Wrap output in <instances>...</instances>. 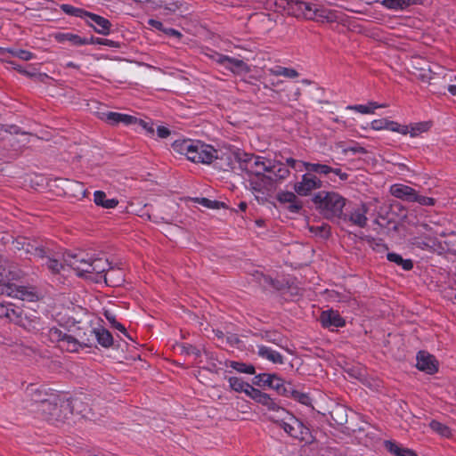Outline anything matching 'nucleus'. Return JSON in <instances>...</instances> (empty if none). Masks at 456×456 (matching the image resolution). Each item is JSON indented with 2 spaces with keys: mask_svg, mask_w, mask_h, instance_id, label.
<instances>
[{
  "mask_svg": "<svg viewBox=\"0 0 456 456\" xmlns=\"http://www.w3.org/2000/svg\"><path fill=\"white\" fill-rule=\"evenodd\" d=\"M412 246L428 251H456V232L447 231L439 224L430 222L417 226V235L411 240Z\"/></svg>",
  "mask_w": 456,
  "mask_h": 456,
  "instance_id": "f257e3e1",
  "label": "nucleus"
},
{
  "mask_svg": "<svg viewBox=\"0 0 456 456\" xmlns=\"http://www.w3.org/2000/svg\"><path fill=\"white\" fill-rule=\"evenodd\" d=\"M65 264L72 268L79 277L100 282L108 283L109 278L114 271L110 270V265L105 258H93L85 253L67 254L64 256Z\"/></svg>",
  "mask_w": 456,
  "mask_h": 456,
  "instance_id": "f03ea898",
  "label": "nucleus"
},
{
  "mask_svg": "<svg viewBox=\"0 0 456 456\" xmlns=\"http://www.w3.org/2000/svg\"><path fill=\"white\" fill-rule=\"evenodd\" d=\"M174 151L194 163L208 165L218 159V151L200 140L177 139L172 143Z\"/></svg>",
  "mask_w": 456,
  "mask_h": 456,
  "instance_id": "7ed1b4c3",
  "label": "nucleus"
},
{
  "mask_svg": "<svg viewBox=\"0 0 456 456\" xmlns=\"http://www.w3.org/2000/svg\"><path fill=\"white\" fill-rule=\"evenodd\" d=\"M15 277L16 274L7 269L6 262L0 257V293L23 301H34L37 298L34 291L10 282Z\"/></svg>",
  "mask_w": 456,
  "mask_h": 456,
  "instance_id": "20e7f679",
  "label": "nucleus"
},
{
  "mask_svg": "<svg viewBox=\"0 0 456 456\" xmlns=\"http://www.w3.org/2000/svg\"><path fill=\"white\" fill-rule=\"evenodd\" d=\"M313 201L319 211L329 219L339 217L345 207V199L333 191H320L314 196Z\"/></svg>",
  "mask_w": 456,
  "mask_h": 456,
  "instance_id": "39448f33",
  "label": "nucleus"
},
{
  "mask_svg": "<svg viewBox=\"0 0 456 456\" xmlns=\"http://www.w3.org/2000/svg\"><path fill=\"white\" fill-rule=\"evenodd\" d=\"M297 6L305 19L318 22L331 23L337 21L339 18L337 11L317 6L311 3L297 2Z\"/></svg>",
  "mask_w": 456,
  "mask_h": 456,
  "instance_id": "423d86ee",
  "label": "nucleus"
},
{
  "mask_svg": "<svg viewBox=\"0 0 456 456\" xmlns=\"http://www.w3.org/2000/svg\"><path fill=\"white\" fill-rule=\"evenodd\" d=\"M102 119L110 126L123 123L126 126H134L135 131L144 132L148 136L152 137L155 134L154 125L151 119H141L136 116H102Z\"/></svg>",
  "mask_w": 456,
  "mask_h": 456,
  "instance_id": "0eeeda50",
  "label": "nucleus"
},
{
  "mask_svg": "<svg viewBox=\"0 0 456 456\" xmlns=\"http://www.w3.org/2000/svg\"><path fill=\"white\" fill-rule=\"evenodd\" d=\"M28 394L35 403H38L39 411L44 414L53 418L59 419L57 414L58 403L54 395H47L37 387H31L28 389Z\"/></svg>",
  "mask_w": 456,
  "mask_h": 456,
  "instance_id": "6e6552de",
  "label": "nucleus"
},
{
  "mask_svg": "<svg viewBox=\"0 0 456 456\" xmlns=\"http://www.w3.org/2000/svg\"><path fill=\"white\" fill-rule=\"evenodd\" d=\"M48 337L52 342L57 343L61 350L69 352H77L83 344L87 345L86 342H80L74 337L65 333L62 330L55 327L49 329Z\"/></svg>",
  "mask_w": 456,
  "mask_h": 456,
  "instance_id": "1a4fd4ad",
  "label": "nucleus"
},
{
  "mask_svg": "<svg viewBox=\"0 0 456 456\" xmlns=\"http://www.w3.org/2000/svg\"><path fill=\"white\" fill-rule=\"evenodd\" d=\"M372 127L376 130L387 129L391 131H396L403 134L410 133L411 136H417L419 134L426 132L430 127L429 122H419L411 126L410 130L408 126H401L397 123L387 122L382 120H374L372 122Z\"/></svg>",
  "mask_w": 456,
  "mask_h": 456,
  "instance_id": "9d476101",
  "label": "nucleus"
},
{
  "mask_svg": "<svg viewBox=\"0 0 456 456\" xmlns=\"http://www.w3.org/2000/svg\"><path fill=\"white\" fill-rule=\"evenodd\" d=\"M241 167L248 173L256 176H265L266 170L270 167V159H266L262 156H255L243 154L240 158Z\"/></svg>",
  "mask_w": 456,
  "mask_h": 456,
  "instance_id": "9b49d317",
  "label": "nucleus"
},
{
  "mask_svg": "<svg viewBox=\"0 0 456 456\" xmlns=\"http://www.w3.org/2000/svg\"><path fill=\"white\" fill-rule=\"evenodd\" d=\"M211 57L216 63L222 65L232 73L243 74L249 71L248 66L242 60L229 57L218 53H215Z\"/></svg>",
  "mask_w": 456,
  "mask_h": 456,
  "instance_id": "f8f14e48",
  "label": "nucleus"
},
{
  "mask_svg": "<svg viewBox=\"0 0 456 456\" xmlns=\"http://www.w3.org/2000/svg\"><path fill=\"white\" fill-rule=\"evenodd\" d=\"M281 413L287 418L285 422L281 425L284 431L292 437L304 440L305 435L308 433V429L289 412L281 411Z\"/></svg>",
  "mask_w": 456,
  "mask_h": 456,
  "instance_id": "ddd939ff",
  "label": "nucleus"
},
{
  "mask_svg": "<svg viewBox=\"0 0 456 456\" xmlns=\"http://www.w3.org/2000/svg\"><path fill=\"white\" fill-rule=\"evenodd\" d=\"M322 186V183L319 178L307 173L303 175L301 180L294 184V191L299 196H307L314 190L320 189Z\"/></svg>",
  "mask_w": 456,
  "mask_h": 456,
  "instance_id": "4468645a",
  "label": "nucleus"
},
{
  "mask_svg": "<svg viewBox=\"0 0 456 456\" xmlns=\"http://www.w3.org/2000/svg\"><path fill=\"white\" fill-rule=\"evenodd\" d=\"M13 248L18 250H24L26 256H33L35 258H45V250L42 248L37 242L31 243L26 238L17 239L12 242Z\"/></svg>",
  "mask_w": 456,
  "mask_h": 456,
  "instance_id": "2eb2a0df",
  "label": "nucleus"
},
{
  "mask_svg": "<svg viewBox=\"0 0 456 456\" xmlns=\"http://www.w3.org/2000/svg\"><path fill=\"white\" fill-rule=\"evenodd\" d=\"M417 368L428 374H433L437 371V362L433 355L427 352H419L417 355Z\"/></svg>",
  "mask_w": 456,
  "mask_h": 456,
  "instance_id": "dca6fc26",
  "label": "nucleus"
},
{
  "mask_svg": "<svg viewBox=\"0 0 456 456\" xmlns=\"http://www.w3.org/2000/svg\"><path fill=\"white\" fill-rule=\"evenodd\" d=\"M320 321L323 327L329 329L340 328L345 326V320L334 310L323 311L320 316Z\"/></svg>",
  "mask_w": 456,
  "mask_h": 456,
  "instance_id": "f3484780",
  "label": "nucleus"
},
{
  "mask_svg": "<svg viewBox=\"0 0 456 456\" xmlns=\"http://www.w3.org/2000/svg\"><path fill=\"white\" fill-rule=\"evenodd\" d=\"M289 174V171L284 164L270 160V167L267 168L265 177L271 182H278L285 179Z\"/></svg>",
  "mask_w": 456,
  "mask_h": 456,
  "instance_id": "a211bd4d",
  "label": "nucleus"
},
{
  "mask_svg": "<svg viewBox=\"0 0 456 456\" xmlns=\"http://www.w3.org/2000/svg\"><path fill=\"white\" fill-rule=\"evenodd\" d=\"M86 18H88L87 21L97 33L102 35L110 33V22L107 19L91 12L86 13Z\"/></svg>",
  "mask_w": 456,
  "mask_h": 456,
  "instance_id": "6ab92c4d",
  "label": "nucleus"
},
{
  "mask_svg": "<svg viewBox=\"0 0 456 456\" xmlns=\"http://www.w3.org/2000/svg\"><path fill=\"white\" fill-rule=\"evenodd\" d=\"M390 193L393 196L406 201L413 202L416 199L415 190L405 184L396 183L392 185L390 187Z\"/></svg>",
  "mask_w": 456,
  "mask_h": 456,
  "instance_id": "aec40b11",
  "label": "nucleus"
},
{
  "mask_svg": "<svg viewBox=\"0 0 456 456\" xmlns=\"http://www.w3.org/2000/svg\"><path fill=\"white\" fill-rule=\"evenodd\" d=\"M368 212V208L365 204H361L355 208H354L350 213L348 214V220L359 226L364 227L367 224V216L366 214Z\"/></svg>",
  "mask_w": 456,
  "mask_h": 456,
  "instance_id": "412c9836",
  "label": "nucleus"
},
{
  "mask_svg": "<svg viewBox=\"0 0 456 456\" xmlns=\"http://www.w3.org/2000/svg\"><path fill=\"white\" fill-rule=\"evenodd\" d=\"M13 322L19 324L28 330H37L39 329V323L37 318L35 315H28L23 312L16 313Z\"/></svg>",
  "mask_w": 456,
  "mask_h": 456,
  "instance_id": "4be33fe9",
  "label": "nucleus"
},
{
  "mask_svg": "<svg viewBox=\"0 0 456 456\" xmlns=\"http://www.w3.org/2000/svg\"><path fill=\"white\" fill-rule=\"evenodd\" d=\"M54 38L59 43L69 42L71 45L79 46L89 44V40L86 37H82L77 34L71 32H60L54 36Z\"/></svg>",
  "mask_w": 456,
  "mask_h": 456,
  "instance_id": "5701e85b",
  "label": "nucleus"
},
{
  "mask_svg": "<svg viewBox=\"0 0 456 456\" xmlns=\"http://www.w3.org/2000/svg\"><path fill=\"white\" fill-rule=\"evenodd\" d=\"M248 397H250L256 403L265 406L268 410H270L271 408H275V403L273 402V400L267 394L261 392L260 390L255 388L254 387L251 389Z\"/></svg>",
  "mask_w": 456,
  "mask_h": 456,
  "instance_id": "b1692460",
  "label": "nucleus"
},
{
  "mask_svg": "<svg viewBox=\"0 0 456 456\" xmlns=\"http://www.w3.org/2000/svg\"><path fill=\"white\" fill-rule=\"evenodd\" d=\"M385 104H379L376 102H370L367 104L348 105L346 110H354L361 114H371L378 109L386 108Z\"/></svg>",
  "mask_w": 456,
  "mask_h": 456,
  "instance_id": "393cba45",
  "label": "nucleus"
},
{
  "mask_svg": "<svg viewBox=\"0 0 456 456\" xmlns=\"http://www.w3.org/2000/svg\"><path fill=\"white\" fill-rule=\"evenodd\" d=\"M385 446L387 450L395 456H418L413 450L403 447L392 441L385 442Z\"/></svg>",
  "mask_w": 456,
  "mask_h": 456,
  "instance_id": "a878e982",
  "label": "nucleus"
},
{
  "mask_svg": "<svg viewBox=\"0 0 456 456\" xmlns=\"http://www.w3.org/2000/svg\"><path fill=\"white\" fill-rule=\"evenodd\" d=\"M267 73L273 77H284L287 78H296L299 76V73L292 68H287L282 66H274L267 69Z\"/></svg>",
  "mask_w": 456,
  "mask_h": 456,
  "instance_id": "bb28decb",
  "label": "nucleus"
},
{
  "mask_svg": "<svg viewBox=\"0 0 456 456\" xmlns=\"http://www.w3.org/2000/svg\"><path fill=\"white\" fill-rule=\"evenodd\" d=\"M92 332L94 333L98 343L103 347H109L113 344V338L109 330L102 327L94 328Z\"/></svg>",
  "mask_w": 456,
  "mask_h": 456,
  "instance_id": "cd10ccee",
  "label": "nucleus"
},
{
  "mask_svg": "<svg viewBox=\"0 0 456 456\" xmlns=\"http://www.w3.org/2000/svg\"><path fill=\"white\" fill-rule=\"evenodd\" d=\"M230 387L238 393H245L248 396L249 395L251 389L253 387L243 381L240 378L238 377H230L228 379Z\"/></svg>",
  "mask_w": 456,
  "mask_h": 456,
  "instance_id": "c85d7f7f",
  "label": "nucleus"
},
{
  "mask_svg": "<svg viewBox=\"0 0 456 456\" xmlns=\"http://www.w3.org/2000/svg\"><path fill=\"white\" fill-rule=\"evenodd\" d=\"M257 348L258 354L262 358H265L273 363H282V356L279 352L265 346H258Z\"/></svg>",
  "mask_w": 456,
  "mask_h": 456,
  "instance_id": "c756f323",
  "label": "nucleus"
},
{
  "mask_svg": "<svg viewBox=\"0 0 456 456\" xmlns=\"http://www.w3.org/2000/svg\"><path fill=\"white\" fill-rule=\"evenodd\" d=\"M94 201L97 206H101L104 208H114L118 204L116 199H107L105 192L102 191H94Z\"/></svg>",
  "mask_w": 456,
  "mask_h": 456,
  "instance_id": "7c9ffc66",
  "label": "nucleus"
},
{
  "mask_svg": "<svg viewBox=\"0 0 456 456\" xmlns=\"http://www.w3.org/2000/svg\"><path fill=\"white\" fill-rule=\"evenodd\" d=\"M429 428L442 437L449 438L452 436V429L445 424L433 419L429 423Z\"/></svg>",
  "mask_w": 456,
  "mask_h": 456,
  "instance_id": "2f4dec72",
  "label": "nucleus"
},
{
  "mask_svg": "<svg viewBox=\"0 0 456 456\" xmlns=\"http://www.w3.org/2000/svg\"><path fill=\"white\" fill-rule=\"evenodd\" d=\"M301 164L308 172H315L321 175H329L332 170V167L324 164L310 163L304 161H302Z\"/></svg>",
  "mask_w": 456,
  "mask_h": 456,
  "instance_id": "473e14b6",
  "label": "nucleus"
},
{
  "mask_svg": "<svg viewBox=\"0 0 456 456\" xmlns=\"http://www.w3.org/2000/svg\"><path fill=\"white\" fill-rule=\"evenodd\" d=\"M387 257L390 262H394L396 265H401L403 270H411L413 266L411 260L403 259L400 255L396 253H388Z\"/></svg>",
  "mask_w": 456,
  "mask_h": 456,
  "instance_id": "72a5a7b5",
  "label": "nucleus"
},
{
  "mask_svg": "<svg viewBox=\"0 0 456 456\" xmlns=\"http://www.w3.org/2000/svg\"><path fill=\"white\" fill-rule=\"evenodd\" d=\"M268 387L277 391L279 394H285L287 392L284 380L275 374H271L270 384Z\"/></svg>",
  "mask_w": 456,
  "mask_h": 456,
  "instance_id": "f704fd0d",
  "label": "nucleus"
},
{
  "mask_svg": "<svg viewBox=\"0 0 456 456\" xmlns=\"http://www.w3.org/2000/svg\"><path fill=\"white\" fill-rule=\"evenodd\" d=\"M229 366L238 372L240 373H246V374H255V367L252 364H246L244 362H231Z\"/></svg>",
  "mask_w": 456,
  "mask_h": 456,
  "instance_id": "c9c22d12",
  "label": "nucleus"
},
{
  "mask_svg": "<svg viewBox=\"0 0 456 456\" xmlns=\"http://www.w3.org/2000/svg\"><path fill=\"white\" fill-rule=\"evenodd\" d=\"M61 9L63 12L68 15L75 16V17H86V13L88 12L84 11L83 9L77 8L73 5L63 4L61 5Z\"/></svg>",
  "mask_w": 456,
  "mask_h": 456,
  "instance_id": "e433bc0d",
  "label": "nucleus"
},
{
  "mask_svg": "<svg viewBox=\"0 0 456 456\" xmlns=\"http://www.w3.org/2000/svg\"><path fill=\"white\" fill-rule=\"evenodd\" d=\"M271 411L269 418L281 425H282L285 422L286 416L281 413V411H287L285 409L278 406L275 403V408H271L269 410Z\"/></svg>",
  "mask_w": 456,
  "mask_h": 456,
  "instance_id": "4c0bfd02",
  "label": "nucleus"
},
{
  "mask_svg": "<svg viewBox=\"0 0 456 456\" xmlns=\"http://www.w3.org/2000/svg\"><path fill=\"white\" fill-rule=\"evenodd\" d=\"M17 310L11 307L9 305H4L0 303V318H7L11 322L14 320V316H16Z\"/></svg>",
  "mask_w": 456,
  "mask_h": 456,
  "instance_id": "58836bf2",
  "label": "nucleus"
},
{
  "mask_svg": "<svg viewBox=\"0 0 456 456\" xmlns=\"http://www.w3.org/2000/svg\"><path fill=\"white\" fill-rule=\"evenodd\" d=\"M297 199V198L296 194L294 192H290V191H281L277 196V200L281 203L290 204V203H293Z\"/></svg>",
  "mask_w": 456,
  "mask_h": 456,
  "instance_id": "ea45409f",
  "label": "nucleus"
},
{
  "mask_svg": "<svg viewBox=\"0 0 456 456\" xmlns=\"http://www.w3.org/2000/svg\"><path fill=\"white\" fill-rule=\"evenodd\" d=\"M382 4L391 10H403L404 0H382Z\"/></svg>",
  "mask_w": 456,
  "mask_h": 456,
  "instance_id": "a19ab883",
  "label": "nucleus"
},
{
  "mask_svg": "<svg viewBox=\"0 0 456 456\" xmlns=\"http://www.w3.org/2000/svg\"><path fill=\"white\" fill-rule=\"evenodd\" d=\"M271 374L270 373H261L255 376L254 384L257 386H267L270 384Z\"/></svg>",
  "mask_w": 456,
  "mask_h": 456,
  "instance_id": "79ce46f5",
  "label": "nucleus"
},
{
  "mask_svg": "<svg viewBox=\"0 0 456 456\" xmlns=\"http://www.w3.org/2000/svg\"><path fill=\"white\" fill-rule=\"evenodd\" d=\"M45 265L47 268L53 273H59L61 268H62L61 264H60L57 260L52 259L50 257L46 258Z\"/></svg>",
  "mask_w": 456,
  "mask_h": 456,
  "instance_id": "37998d69",
  "label": "nucleus"
},
{
  "mask_svg": "<svg viewBox=\"0 0 456 456\" xmlns=\"http://www.w3.org/2000/svg\"><path fill=\"white\" fill-rule=\"evenodd\" d=\"M15 57L23 61H30L35 57V55L27 50L19 49L15 51Z\"/></svg>",
  "mask_w": 456,
  "mask_h": 456,
  "instance_id": "c03bdc74",
  "label": "nucleus"
},
{
  "mask_svg": "<svg viewBox=\"0 0 456 456\" xmlns=\"http://www.w3.org/2000/svg\"><path fill=\"white\" fill-rule=\"evenodd\" d=\"M414 201L419 202V204L424 206H431L434 204L435 200L432 198L420 196L416 193V199L414 200Z\"/></svg>",
  "mask_w": 456,
  "mask_h": 456,
  "instance_id": "a18cd8bd",
  "label": "nucleus"
},
{
  "mask_svg": "<svg viewBox=\"0 0 456 456\" xmlns=\"http://www.w3.org/2000/svg\"><path fill=\"white\" fill-rule=\"evenodd\" d=\"M157 134L159 138H167L170 134V130L167 126H159L157 127Z\"/></svg>",
  "mask_w": 456,
  "mask_h": 456,
  "instance_id": "49530a36",
  "label": "nucleus"
},
{
  "mask_svg": "<svg viewBox=\"0 0 456 456\" xmlns=\"http://www.w3.org/2000/svg\"><path fill=\"white\" fill-rule=\"evenodd\" d=\"M302 208L301 203L297 199L293 203L289 204V210L292 213H297Z\"/></svg>",
  "mask_w": 456,
  "mask_h": 456,
  "instance_id": "de8ad7c7",
  "label": "nucleus"
},
{
  "mask_svg": "<svg viewBox=\"0 0 456 456\" xmlns=\"http://www.w3.org/2000/svg\"><path fill=\"white\" fill-rule=\"evenodd\" d=\"M148 23H149V25H151V27H153L159 30H165L163 28V24L157 20L151 19V20H149Z\"/></svg>",
  "mask_w": 456,
  "mask_h": 456,
  "instance_id": "09e8293b",
  "label": "nucleus"
},
{
  "mask_svg": "<svg viewBox=\"0 0 456 456\" xmlns=\"http://www.w3.org/2000/svg\"><path fill=\"white\" fill-rule=\"evenodd\" d=\"M286 162L292 168H295V169H297L298 171H301V169L297 167V165H302L301 162H298L297 160H296V159H294L292 158L287 159Z\"/></svg>",
  "mask_w": 456,
  "mask_h": 456,
  "instance_id": "8fccbe9b",
  "label": "nucleus"
},
{
  "mask_svg": "<svg viewBox=\"0 0 456 456\" xmlns=\"http://www.w3.org/2000/svg\"><path fill=\"white\" fill-rule=\"evenodd\" d=\"M330 173L338 175L341 180H346L347 178V175L343 173L339 168H332Z\"/></svg>",
  "mask_w": 456,
  "mask_h": 456,
  "instance_id": "3c124183",
  "label": "nucleus"
},
{
  "mask_svg": "<svg viewBox=\"0 0 456 456\" xmlns=\"http://www.w3.org/2000/svg\"><path fill=\"white\" fill-rule=\"evenodd\" d=\"M201 203H202L204 206H206V207H208V208H215V207H216V202L212 201V200H208V199H202V200H201Z\"/></svg>",
  "mask_w": 456,
  "mask_h": 456,
  "instance_id": "603ef678",
  "label": "nucleus"
},
{
  "mask_svg": "<svg viewBox=\"0 0 456 456\" xmlns=\"http://www.w3.org/2000/svg\"><path fill=\"white\" fill-rule=\"evenodd\" d=\"M164 31L167 34L173 36V37H181V33L178 30L174 29V28H167V29H165Z\"/></svg>",
  "mask_w": 456,
  "mask_h": 456,
  "instance_id": "864d4df0",
  "label": "nucleus"
},
{
  "mask_svg": "<svg viewBox=\"0 0 456 456\" xmlns=\"http://www.w3.org/2000/svg\"><path fill=\"white\" fill-rule=\"evenodd\" d=\"M419 4H420V0H404L403 9Z\"/></svg>",
  "mask_w": 456,
  "mask_h": 456,
  "instance_id": "5fc2aeb1",
  "label": "nucleus"
},
{
  "mask_svg": "<svg viewBox=\"0 0 456 456\" xmlns=\"http://www.w3.org/2000/svg\"><path fill=\"white\" fill-rule=\"evenodd\" d=\"M104 315H105L106 319H107V320H108L111 324L116 323V322H117V321H116V319H115V316H114L112 314H110V313H109V312H105Z\"/></svg>",
  "mask_w": 456,
  "mask_h": 456,
  "instance_id": "6e6d98bb",
  "label": "nucleus"
},
{
  "mask_svg": "<svg viewBox=\"0 0 456 456\" xmlns=\"http://www.w3.org/2000/svg\"><path fill=\"white\" fill-rule=\"evenodd\" d=\"M112 326L120 330L121 332L126 333L125 327L119 322H116V323H113Z\"/></svg>",
  "mask_w": 456,
  "mask_h": 456,
  "instance_id": "4d7b16f0",
  "label": "nucleus"
},
{
  "mask_svg": "<svg viewBox=\"0 0 456 456\" xmlns=\"http://www.w3.org/2000/svg\"><path fill=\"white\" fill-rule=\"evenodd\" d=\"M448 92L452 95H456V85H450L448 86Z\"/></svg>",
  "mask_w": 456,
  "mask_h": 456,
  "instance_id": "13d9d810",
  "label": "nucleus"
},
{
  "mask_svg": "<svg viewBox=\"0 0 456 456\" xmlns=\"http://www.w3.org/2000/svg\"><path fill=\"white\" fill-rule=\"evenodd\" d=\"M67 67L69 68H74V69H77L78 68V65L72 62V61H69L67 64H66Z\"/></svg>",
  "mask_w": 456,
  "mask_h": 456,
  "instance_id": "bf43d9fd",
  "label": "nucleus"
},
{
  "mask_svg": "<svg viewBox=\"0 0 456 456\" xmlns=\"http://www.w3.org/2000/svg\"><path fill=\"white\" fill-rule=\"evenodd\" d=\"M17 50L18 49H4L3 52H7L15 57V51H17Z\"/></svg>",
  "mask_w": 456,
  "mask_h": 456,
  "instance_id": "052dcab7",
  "label": "nucleus"
},
{
  "mask_svg": "<svg viewBox=\"0 0 456 456\" xmlns=\"http://www.w3.org/2000/svg\"><path fill=\"white\" fill-rule=\"evenodd\" d=\"M121 281H122V279L120 278V279H118L117 281H111V282H110V285H112V286H117V285H118Z\"/></svg>",
  "mask_w": 456,
  "mask_h": 456,
  "instance_id": "680f3d73",
  "label": "nucleus"
},
{
  "mask_svg": "<svg viewBox=\"0 0 456 456\" xmlns=\"http://www.w3.org/2000/svg\"><path fill=\"white\" fill-rule=\"evenodd\" d=\"M246 207H247L246 203H243V202H242V203H240V208L241 210H245V209H246Z\"/></svg>",
  "mask_w": 456,
  "mask_h": 456,
  "instance_id": "e2e57ef3",
  "label": "nucleus"
},
{
  "mask_svg": "<svg viewBox=\"0 0 456 456\" xmlns=\"http://www.w3.org/2000/svg\"><path fill=\"white\" fill-rule=\"evenodd\" d=\"M15 69L19 70L20 73L27 74V72L23 69H21L20 67H14Z\"/></svg>",
  "mask_w": 456,
  "mask_h": 456,
  "instance_id": "0e129e2a",
  "label": "nucleus"
},
{
  "mask_svg": "<svg viewBox=\"0 0 456 456\" xmlns=\"http://www.w3.org/2000/svg\"><path fill=\"white\" fill-rule=\"evenodd\" d=\"M76 185L80 187L81 192H82L83 196H85V192L83 191V186L79 183H77Z\"/></svg>",
  "mask_w": 456,
  "mask_h": 456,
  "instance_id": "69168bd1",
  "label": "nucleus"
},
{
  "mask_svg": "<svg viewBox=\"0 0 456 456\" xmlns=\"http://www.w3.org/2000/svg\"><path fill=\"white\" fill-rule=\"evenodd\" d=\"M271 84L273 86H278L280 84V81H275V82L274 81H271Z\"/></svg>",
  "mask_w": 456,
  "mask_h": 456,
  "instance_id": "338daca9",
  "label": "nucleus"
},
{
  "mask_svg": "<svg viewBox=\"0 0 456 456\" xmlns=\"http://www.w3.org/2000/svg\"><path fill=\"white\" fill-rule=\"evenodd\" d=\"M314 89H315V91H316L317 93H319V92H322V88H319V87H317V86H315V88H314Z\"/></svg>",
  "mask_w": 456,
  "mask_h": 456,
  "instance_id": "774afa93",
  "label": "nucleus"
}]
</instances>
